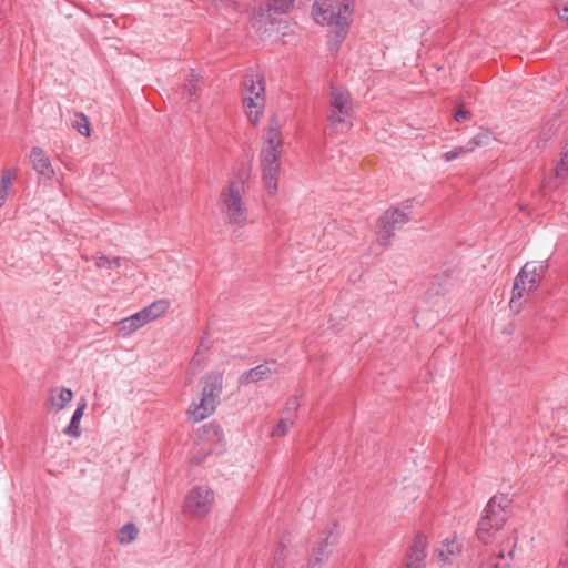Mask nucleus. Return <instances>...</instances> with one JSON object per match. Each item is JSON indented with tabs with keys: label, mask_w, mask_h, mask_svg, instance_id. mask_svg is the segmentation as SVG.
Here are the masks:
<instances>
[{
	"label": "nucleus",
	"mask_w": 568,
	"mask_h": 568,
	"mask_svg": "<svg viewBox=\"0 0 568 568\" xmlns=\"http://www.w3.org/2000/svg\"><path fill=\"white\" fill-rule=\"evenodd\" d=\"M352 9L343 0H316L313 4V17L317 23L333 27L329 32L328 47L331 51L338 50L345 39Z\"/></svg>",
	"instance_id": "f257e3e1"
},
{
	"label": "nucleus",
	"mask_w": 568,
	"mask_h": 568,
	"mask_svg": "<svg viewBox=\"0 0 568 568\" xmlns=\"http://www.w3.org/2000/svg\"><path fill=\"white\" fill-rule=\"evenodd\" d=\"M263 141L264 145L260 154L263 181L268 194L274 195L278 189L283 145L280 125L275 119H272L268 128L265 130Z\"/></svg>",
	"instance_id": "f03ea898"
},
{
	"label": "nucleus",
	"mask_w": 568,
	"mask_h": 568,
	"mask_svg": "<svg viewBox=\"0 0 568 568\" xmlns=\"http://www.w3.org/2000/svg\"><path fill=\"white\" fill-rule=\"evenodd\" d=\"M217 205L227 226L242 230L251 223L244 181H231L221 191Z\"/></svg>",
	"instance_id": "7ed1b4c3"
},
{
	"label": "nucleus",
	"mask_w": 568,
	"mask_h": 568,
	"mask_svg": "<svg viewBox=\"0 0 568 568\" xmlns=\"http://www.w3.org/2000/svg\"><path fill=\"white\" fill-rule=\"evenodd\" d=\"M354 103L351 93L343 88H331L324 134L334 138L346 134L353 126Z\"/></svg>",
	"instance_id": "20e7f679"
},
{
	"label": "nucleus",
	"mask_w": 568,
	"mask_h": 568,
	"mask_svg": "<svg viewBox=\"0 0 568 568\" xmlns=\"http://www.w3.org/2000/svg\"><path fill=\"white\" fill-rule=\"evenodd\" d=\"M509 504L510 500L505 495L494 496L488 501L477 527V537L483 544L487 545L496 539L509 517Z\"/></svg>",
	"instance_id": "39448f33"
},
{
	"label": "nucleus",
	"mask_w": 568,
	"mask_h": 568,
	"mask_svg": "<svg viewBox=\"0 0 568 568\" xmlns=\"http://www.w3.org/2000/svg\"><path fill=\"white\" fill-rule=\"evenodd\" d=\"M223 392V374L212 372L202 378V393L199 403L192 404L187 409L189 418L199 423L213 415L220 404Z\"/></svg>",
	"instance_id": "423d86ee"
},
{
	"label": "nucleus",
	"mask_w": 568,
	"mask_h": 568,
	"mask_svg": "<svg viewBox=\"0 0 568 568\" xmlns=\"http://www.w3.org/2000/svg\"><path fill=\"white\" fill-rule=\"evenodd\" d=\"M546 271L547 264L545 262H527L521 267L514 281L509 302L510 308L517 312L520 310L521 303L519 300L526 293L532 292L539 286Z\"/></svg>",
	"instance_id": "0eeeda50"
},
{
	"label": "nucleus",
	"mask_w": 568,
	"mask_h": 568,
	"mask_svg": "<svg viewBox=\"0 0 568 568\" xmlns=\"http://www.w3.org/2000/svg\"><path fill=\"white\" fill-rule=\"evenodd\" d=\"M412 206L413 200H407L403 203V209L392 207L379 216L376 235L381 245H389L392 237L395 235V230L409 221L408 211Z\"/></svg>",
	"instance_id": "6e6552de"
},
{
	"label": "nucleus",
	"mask_w": 568,
	"mask_h": 568,
	"mask_svg": "<svg viewBox=\"0 0 568 568\" xmlns=\"http://www.w3.org/2000/svg\"><path fill=\"white\" fill-rule=\"evenodd\" d=\"M215 501L214 491L207 486L194 487L185 497L184 513L193 518H204Z\"/></svg>",
	"instance_id": "1a4fd4ad"
},
{
	"label": "nucleus",
	"mask_w": 568,
	"mask_h": 568,
	"mask_svg": "<svg viewBox=\"0 0 568 568\" xmlns=\"http://www.w3.org/2000/svg\"><path fill=\"white\" fill-rule=\"evenodd\" d=\"M427 557V538L418 534L410 544L403 568H424Z\"/></svg>",
	"instance_id": "9d476101"
},
{
	"label": "nucleus",
	"mask_w": 568,
	"mask_h": 568,
	"mask_svg": "<svg viewBox=\"0 0 568 568\" xmlns=\"http://www.w3.org/2000/svg\"><path fill=\"white\" fill-rule=\"evenodd\" d=\"M277 373H278V369H277L276 362L264 363V364L257 365L256 367L244 372L240 376L239 383H240V385L246 386L251 383H257L260 381L267 379L272 375L277 374Z\"/></svg>",
	"instance_id": "9b49d317"
},
{
	"label": "nucleus",
	"mask_w": 568,
	"mask_h": 568,
	"mask_svg": "<svg viewBox=\"0 0 568 568\" xmlns=\"http://www.w3.org/2000/svg\"><path fill=\"white\" fill-rule=\"evenodd\" d=\"M501 547L503 548L497 554L489 556L481 564V568H509V559L505 556V551L508 550V557H513L516 539L514 537H507L503 540Z\"/></svg>",
	"instance_id": "f8f14e48"
},
{
	"label": "nucleus",
	"mask_w": 568,
	"mask_h": 568,
	"mask_svg": "<svg viewBox=\"0 0 568 568\" xmlns=\"http://www.w3.org/2000/svg\"><path fill=\"white\" fill-rule=\"evenodd\" d=\"M196 436L202 443L211 445H224L225 438L221 425L217 422H210L196 430Z\"/></svg>",
	"instance_id": "ddd939ff"
},
{
	"label": "nucleus",
	"mask_w": 568,
	"mask_h": 568,
	"mask_svg": "<svg viewBox=\"0 0 568 568\" xmlns=\"http://www.w3.org/2000/svg\"><path fill=\"white\" fill-rule=\"evenodd\" d=\"M243 106L251 123L256 124L265 106L264 95H243Z\"/></svg>",
	"instance_id": "4468645a"
},
{
	"label": "nucleus",
	"mask_w": 568,
	"mask_h": 568,
	"mask_svg": "<svg viewBox=\"0 0 568 568\" xmlns=\"http://www.w3.org/2000/svg\"><path fill=\"white\" fill-rule=\"evenodd\" d=\"M30 159L33 165V169L41 175L47 179H51L54 174L51 162L49 158L45 155L44 151L41 148L34 146L31 150Z\"/></svg>",
	"instance_id": "2eb2a0df"
},
{
	"label": "nucleus",
	"mask_w": 568,
	"mask_h": 568,
	"mask_svg": "<svg viewBox=\"0 0 568 568\" xmlns=\"http://www.w3.org/2000/svg\"><path fill=\"white\" fill-rule=\"evenodd\" d=\"M265 83L264 75L255 70H251L244 79V94L247 95H264Z\"/></svg>",
	"instance_id": "dca6fc26"
},
{
	"label": "nucleus",
	"mask_w": 568,
	"mask_h": 568,
	"mask_svg": "<svg viewBox=\"0 0 568 568\" xmlns=\"http://www.w3.org/2000/svg\"><path fill=\"white\" fill-rule=\"evenodd\" d=\"M203 77L195 70H189L184 78V92L189 95L190 101H196L203 88Z\"/></svg>",
	"instance_id": "f3484780"
},
{
	"label": "nucleus",
	"mask_w": 568,
	"mask_h": 568,
	"mask_svg": "<svg viewBox=\"0 0 568 568\" xmlns=\"http://www.w3.org/2000/svg\"><path fill=\"white\" fill-rule=\"evenodd\" d=\"M73 398L71 389L65 387H57L51 390L48 402L51 408L59 412L62 410Z\"/></svg>",
	"instance_id": "a211bd4d"
},
{
	"label": "nucleus",
	"mask_w": 568,
	"mask_h": 568,
	"mask_svg": "<svg viewBox=\"0 0 568 568\" xmlns=\"http://www.w3.org/2000/svg\"><path fill=\"white\" fill-rule=\"evenodd\" d=\"M450 287L452 280L448 274L436 275L427 290V296L433 298L445 295L447 292H449Z\"/></svg>",
	"instance_id": "6ab92c4d"
},
{
	"label": "nucleus",
	"mask_w": 568,
	"mask_h": 568,
	"mask_svg": "<svg viewBox=\"0 0 568 568\" xmlns=\"http://www.w3.org/2000/svg\"><path fill=\"white\" fill-rule=\"evenodd\" d=\"M87 408L85 399H81L78 403L77 409L74 410L69 425L64 428L63 433L71 437H79L81 435L80 420Z\"/></svg>",
	"instance_id": "aec40b11"
},
{
	"label": "nucleus",
	"mask_w": 568,
	"mask_h": 568,
	"mask_svg": "<svg viewBox=\"0 0 568 568\" xmlns=\"http://www.w3.org/2000/svg\"><path fill=\"white\" fill-rule=\"evenodd\" d=\"M336 541V537L329 534L324 540L320 541L313 549L312 559L308 562V568H321L324 557H326L325 547L333 545Z\"/></svg>",
	"instance_id": "412c9836"
},
{
	"label": "nucleus",
	"mask_w": 568,
	"mask_h": 568,
	"mask_svg": "<svg viewBox=\"0 0 568 568\" xmlns=\"http://www.w3.org/2000/svg\"><path fill=\"white\" fill-rule=\"evenodd\" d=\"M462 550L460 544L456 539L446 540L436 550L437 557L445 564L452 562V558Z\"/></svg>",
	"instance_id": "4be33fe9"
},
{
	"label": "nucleus",
	"mask_w": 568,
	"mask_h": 568,
	"mask_svg": "<svg viewBox=\"0 0 568 568\" xmlns=\"http://www.w3.org/2000/svg\"><path fill=\"white\" fill-rule=\"evenodd\" d=\"M138 528L133 523L125 524L118 532V540L122 545L132 542L138 536Z\"/></svg>",
	"instance_id": "5701e85b"
},
{
	"label": "nucleus",
	"mask_w": 568,
	"mask_h": 568,
	"mask_svg": "<svg viewBox=\"0 0 568 568\" xmlns=\"http://www.w3.org/2000/svg\"><path fill=\"white\" fill-rule=\"evenodd\" d=\"M295 0H267L268 12L278 14L287 13L294 6Z\"/></svg>",
	"instance_id": "b1692460"
},
{
	"label": "nucleus",
	"mask_w": 568,
	"mask_h": 568,
	"mask_svg": "<svg viewBox=\"0 0 568 568\" xmlns=\"http://www.w3.org/2000/svg\"><path fill=\"white\" fill-rule=\"evenodd\" d=\"M72 126L84 136L90 135V120L82 112H78L72 121Z\"/></svg>",
	"instance_id": "393cba45"
},
{
	"label": "nucleus",
	"mask_w": 568,
	"mask_h": 568,
	"mask_svg": "<svg viewBox=\"0 0 568 568\" xmlns=\"http://www.w3.org/2000/svg\"><path fill=\"white\" fill-rule=\"evenodd\" d=\"M121 329L125 331L126 333H132L143 325H145L144 321L141 318V316L135 313L131 315L130 317H126L120 322Z\"/></svg>",
	"instance_id": "a878e982"
},
{
	"label": "nucleus",
	"mask_w": 568,
	"mask_h": 568,
	"mask_svg": "<svg viewBox=\"0 0 568 568\" xmlns=\"http://www.w3.org/2000/svg\"><path fill=\"white\" fill-rule=\"evenodd\" d=\"M295 417L294 416H284L282 417L276 427L272 430L271 435L272 437H281L286 435L288 428L294 424Z\"/></svg>",
	"instance_id": "bb28decb"
},
{
	"label": "nucleus",
	"mask_w": 568,
	"mask_h": 568,
	"mask_svg": "<svg viewBox=\"0 0 568 568\" xmlns=\"http://www.w3.org/2000/svg\"><path fill=\"white\" fill-rule=\"evenodd\" d=\"M490 141V133L489 132H480L477 135H475L471 140H469L466 144L468 146V150L473 152L476 148L487 145Z\"/></svg>",
	"instance_id": "cd10ccee"
},
{
	"label": "nucleus",
	"mask_w": 568,
	"mask_h": 568,
	"mask_svg": "<svg viewBox=\"0 0 568 568\" xmlns=\"http://www.w3.org/2000/svg\"><path fill=\"white\" fill-rule=\"evenodd\" d=\"M145 307L148 308V312L151 315V317L153 320H155L166 311L168 302L164 300H159V301L151 303L150 305H148Z\"/></svg>",
	"instance_id": "c85d7f7f"
},
{
	"label": "nucleus",
	"mask_w": 568,
	"mask_h": 568,
	"mask_svg": "<svg viewBox=\"0 0 568 568\" xmlns=\"http://www.w3.org/2000/svg\"><path fill=\"white\" fill-rule=\"evenodd\" d=\"M556 174L558 178L568 176V143L562 149L560 162L556 168Z\"/></svg>",
	"instance_id": "c756f323"
},
{
	"label": "nucleus",
	"mask_w": 568,
	"mask_h": 568,
	"mask_svg": "<svg viewBox=\"0 0 568 568\" xmlns=\"http://www.w3.org/2000/svg\"><path fill=\"white\" fill-rule=\"evenodd\" d=\"M12 185V178L9 172H6L0 180V207L3 205L8 192Z\"/></svg>",
	"instance_id": "7c9ffc66"
},
{
	"label": "nucleus",
	"mask_w": 568,
	"mask_h": 568,
	"mask_svg": "<svg viewBox=\"0 0 568 568\" xmlns=\"http://www.w3.org/2000/svg\"><path fill=\"white\" fill-rule=\"evenodd\" d=\"M123 258L121 257H114L109 258L108 256H99L95 261V265L99 268H112L113 265L119 267L121 265Z\"/></svg>",
	"instance_id": "2f4dec72"
},
{
	"label": "nucleus",
	"mask_w": 568,
	"mask_h": 568,
	"mask_svg": "<svg viewBox=\"0 0 568 568\" xmlns=\"http://www.w3.org/2000/svg\"><path fill=\"white\" fill-rule=\"evenodd\" d=\"M287 556L286 547L281 544L275 551L272 568H283Z\"/></svg>",
	"instance_id": "473e14b6"
},
{
	"label": "nucleus",
	"mask_w": 568,
	"mask_h": 568,
	"mask_svg": "<svg viewBox=\"0 0 568 568\" xmlns=\"http://www.w3.org/2000/svg\"><path fill=\"white\" fill-rule=\"evenodd\" d=\"M468 152H470V151L468 150V146H467V144H466V145H464V146H458V148H455L454 150H450V151H448V152H445V153L443 154V159H444L445 161L449 162V161L455 160V159H456V158H458L459 155L465 154V153H468Z\"/></svg>",
	"instance_id": "72a5a7b5"
},
{
	"label": "nucleus",
	"mask_w": 568,
	"mask_h": 568,
	"mask_svg": "<svg viewBox=\"0 0 568 568\" xmlns=\"http://www.w3.org/2000/svg\"><path fill=\"white\" fill-rule=\"evenodd\" d=\"M298 408L297 398L293 397L287 400L286 408L284 410L285 416L296 417V410Z\"/></svg>",
	"instance_id": "f704fd0d"
},
{
	"label": "nucleus",
	"mask_w": 568,
	"mask_h": 568,
	"mask_svg": "<svg viewBox=\"0 0 568 568\" xmlns=\"http://www.w3.org/2000/svg\"><path fill=\"white\" fill-rule=\"evenodd\" d=\"M470 115H471V114H470V112H469V111L460 109V110H458V111L455 113V120H456L457 122H464V121H466V120L470 119Z\"/></svg>",
	"instance_id": "c9c22d12"
},
{
	"label": "nucleus",
	"mask_w": 568,
	"mask_h": 568,
	"mask_svg": "<svg viewBox=\"0 0 568 568\" xmlns=\"http://www.w3.org/2000/svg\"><path fill=\"white\" fill-rule=\"evenodd\" d=\"M207 4L214 8H223L230 4L229 0H204Z\"/></svg>",
	"instance_id": "e433bc0d"
},
{
	"label": "nucleus",
	"mask_w": 568,
	"mask_h": 568,
	"mask_svg": "<svg viewBox=\"0 0 568 568\" xmlns=\"http://www.w3.org/2000/svg\"><path fill=\"white\" fill-rule=\"evenodd\" d=\"M138 314L141 316L145 324L153 321L146 307L142 308L140 312H138Z\"/></svg>",
	"instance_id": "4c0bfd02"
},
{
	"label": "nucleus",
	"mask_w": 568,
	"mask_h": 568,
	"mask_svg": "<svg viewBox=\"0 0 568 568\" xmlns=\"http://www.w3.org/2000/svg\"><path fill=\"white\" fill-rule=\"evenodd\" d=\"M558 17L561 20L568 21V6H565L562 9L558 10Z\"/></svg>",
	"instance_id": "58836bf2"
},
{
	"label": "nucleus",
	"mask_w": 568,
	"mask_h": 568,
	"mask_svg": "<svg viewBox=\"0 0 568 568\" xmlns=\"http://www.w3.org/2000/svg\"><path fill=\"white\" fill-rule=\"evenodd\" d=\"M559 419L562 423L564 430L566 432V435H568V412H566Z\"/></svg>",
	"instance_id": "ea45409f"
},
{
	"label": "nucleus",
	"mask_w": 568,
	"mask_h": 568,
	"mask_svg": "<svg viewBox=\"0 0 568 568\" xmlns=\"http://www.w3.org/2000/svg\"><path fill=\"white\" fill-rule=\"evenodd\" d=\"M560 565L567 566L568 565V557L561 558L560 559Z\"/></svg>",
	"instance_id": "a19ab883"
},
{
	"label": "nucleus",
	"mask_w": 568,
	"mask_h": 568,
	"mask_svg": "<svg viewBox=\"0 0 568 568\" xmlns=\"http://www.w3.org/2000/svg\"><path fill=\"white\" fill-rule=\"evenodd\" d=\"M194 463L200 464L202 459H193Z\"/></svg>",
	"instance_id": "79ce46f5"
}]
</instances>
